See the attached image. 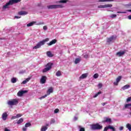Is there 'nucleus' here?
Masks as SVG:
<instances>
[{
  "label": "nucleus",
  "mask_w": 131,
  "mask_h": 131,
  "mask_svg": "<svg viewBox=\"0 0 131 131\" xmlns=\"http://www.w3.org/2000/svg\"><path fill=\"white\" fill-rule=\"evenodd\" d=\"M21 0H10L8 3H6L3 7V9H8L9 8V6H12L14 4H18L20 3Z\"/></svg>",
  "instance_id": "obj_1"
},
{
  "label": "nucleus",
  "mask_w": 131,
  "mask_h": 131,
  "mask_svg": "<svg viewBox=\"0 0 131 131\" xmlns=\"http://www.w3.org/2000/svg\"><path fill=\"white\" fill-rule=\"evenodd\" d=\"M91 128L93 130H100L103 128V126L97 123L91 125Z\"/></svg>",
  "instance_id": "obj_2"
},
{
  "label": "nucleus",
  "mask_w": 131,
  "mask_h": 131,
  "mask_svg": "<svg viewBox=\"0 0 131 131\" xmlns=\"http://www.w3.org/2000/svg\"><path fill=\"white\" fill-rule=\"evenodd\" d=\"M49 40H50V38H46L45 39H43V40L39 42L36 45V46L34 47L33 49H39V48H40V47H41V46H43V45H45V43H46V42H47V41H49Z\"/></svg>",
  "instance_id": "obj_3"
},
{
  "label": "nucleus",
  "mask_w": 131,
  "mask_h": 131,
  "mask_svg": "<svg viewBox=\"0 0 131 131\" xmlns=\"http://www.w3.org/2000/svg\"><path fill=\"white\" fill-rule=\"evenodd\" d=\"M48 9L52 10L53 9H62L64 6L62 5H51L47 6Z\"/></svg>",
  "instance_id": "obj_4"
},
{
  "label": "nucleus",
  "mask_w": 131,
  "mask_h": 131,
  "mask_svg": "<svg viewBox=\"0 0 131 131\" xmlns=\"http://www.w3.org/2000/svg\"><path fill=\"white\" fill-rule=\"evenodd\" d=\"M18 103H19V100L17 99H13L11 100H9L8 102V104L9 106H15L16 105H18Z\"/></svg>",
  "instance_id": "obj_5"
},
{
  "label": "nucleus",
  "mask_w": 131,
  "mask_h": 131,
  "mask_svg": "<svg viewBox=\"0 0 131 131\" xmlns=\"http://www.w3.org/2000/svg\"><path fill=\"white\" fill-rule=\"evenodd\" d=\"M52 66H53V63L51 62H49L47 64L46 66V67L43 70L42 72L43 73H45V72H48L50 70L52 69Z\"/></svg>",
  "instance_id": "obj_6"
},
{
  "label": "nucleus",
  "mask_w": 131,
  "mask_h": 131,
  "mask_svg": "<svg viewBox=\"0 0 131 131\" xmlns=\"http://www.w3.org/2000/svg\"><path fill=\"white\" fill-rule=\"evenodd\" d=\"M115 39H116V37L114 35H112L110 37L106 38V42L110 44L113 40H115Z\"/></svg>",
  "instance_id": "obj_7"
},
{
  "label": "nucleus",
  "mask_w": 131,
  "mask_h": 131,
  "mask_svg": "<svg viewBox=\"0 0 131 131\" xmlns=\"http://www.w3.org/2000/svg\"><path fill=\"white\" fill-rule=\"evenodd\" d=\"M28 91L25 90V91H20L17 93V96L18 97H21V96H23L24 94H26V93H28Z\"/></svg>",
  "instance_id": "obj_8"
},
{
  "label": "nucleus",
  "mask_w": 131,
  "mask_h": 131,
  "mask_svg": "<svg viewBox=\"0 0 131 131\" xmlns=\"http://www.w3.org/2000/svg\"><path fill=\"white\" fill-rule=\"evenodd\" d=\"M47 81V76H42L40 80V82L42 84H43V83H46V82Z\"/></svg>",
  "instance_id": "obj_9"
},
{
  "label": "nucleus",
  "mask_w": 131,
  "mask_h": 131,
  "mask_svg": "<svg viewBox=\"0 0 131 131\" xmlns=\"http://www.w3.org/2000/svg\"><path fill=\"white\" fill-rule=\"evenodd\" d=\"M109 129H112L113 131H115V128H114V127H113L111 125H108L107 126L105 127L103 131H107Z\"/></svg>",
  "instance_id": "obj_10"
},
{
  "label": "nucleus",
  "mask_w": 131,
  "mask_h": 131,
  "mask_svg": "<svg viewBox=\"0 0 131 131\" xmlns=\"http://www.w3.org/2000/svg\"><path fill=\"white\" fill-rule=\"evenodd\" d=\"M57 42V39H54L51 40L49 43H48L47 45L49 46H53V45H55Z\"/></svg>",
  "instance_id": "obj_11"
},
{
  "label": "nucleus",
  "mask_w": 131,
  "mask_h": 131,
  "mask_svg": "<svg viewBox=\"0 0 131 131\" xmlns=\"http://www.w3.org/2000/svg\"><path fill=\"white\" fill-rule=\"evenodd\" d=\"M125 54V51H122V52H118L116 53V55L118 56V57H122V56H123Z\"/></svg>",
  "instance_id": "obj_12"
},
{
  "label": "nucleus",
  "mask_w": 131,
  "mask_h": 131,
  "mask_svg": "<svg viewBox=\"0 0 131 131\" xmlns=\"http://www.w3.org/2000/svg\"><path fill=\"white\" fill-rule=\"evenodd\" d=\"M8 117V114H7V113H4L2 114V119H3V120H7V118Z\"/></svg>",
  "instance_id": "obj_13"
},
{
  "label": "nucleus",
  "mask_w": 131,
  "mask_h": 131,
  "mask_svg": "<svg viewBox=\"0 0 131 131\" xmlns=\"http://www.w3.org/2000/svg\"><path fill=\"white\" fill-rule=\"evenodd\" d=\"M88 77V73L83 74L80 76V79H83L84 78H86Z\"/></svg>",
  "instance_id": "obj_14"
},
{
  "label": "nucleus",
  "mask_w": 131,
  "mask_h": 131,
  "mask_svg": "<svg viewBox=\"0 0 131 131\" xmlns=\"http://www.w3.org/2000/svg\"><path fill=\"white\" fill-rule=\"evenodd\" d=\"M68 2V0H60L56 2V4H66Z\"/></svg>",
  "instance_id": "obj_15"
},
{
  "label": "nucleus",
  "mask_w": 131,
  "mask_h": 131,
  "mask_svg": "<svg viewBox=\"0 0 131 131\" xmlns=\"http://www.w3.org/2000/svg\"><path fill=\"white\" fill-rule=\"evenodd\" d=\"M28 13L26 11H19L18 12V15H20V16H23V15H27Z\"/></svg>",
  "instance_id": "obj_16"
},
{
  "label": "nucleus",
  "mask_w": 131,
  "mask_h": 131,
  "mask_svg": "<svg viewBox=\"0 0 131 131\" xmlns=\"http://www.w3.org/2000/svg\"><path fill=\"white\" fill-rule=\"evenodd\" d=\"M47 55L48 57H49L50 58H52V57H54V54H52V52L51 51H47Z\"/></svg>",
  "instance_id": "obj_17"
},
{
  "label": "nucleus",
  "mask_w": 131,
  "mask_h": 131,
  "mask_svg": "<svg viewBox=\"0 0 131 131\" xmlns=\"http://www.w3.org/2000/svg\"><path fill=\"white\" fill-rule=\"evenodd\" d=\"M35 23H36V21H32L29 24H28L27 25V27H30L31 26H33V25H34V24H35Z\"/></svg>",
  "instance_id": "obj_18"
},
{
  "label": "nucleus",
  "mask_w": 131,
  "mask_h": 131,
  "mask_svg": "<svg viewBox=\"0 0 131 131\" xmlns=\"http://www.w3.org/2000/svg\"><path fill=\"white\" fill-rule=\"evenodd\" d=\"M51 93H53V88H51L50 89H48V90L47 92V95L49 96L51 95Z\"/></svg>",
  "instance_id": "obj_19"
},
{
  "label": "nucleus",
  "mask_w": 131,
  "mask_h": 131,
  "mask_svg": "<svg viewBox=\"0 0 131 131\" xmlns=\"http://www.w3.org/2000/svg\"><path fill=\"white\" fill-rule=\"evenodd\" d=\"M129 88H130V86L128 84H126L123 86L122 89L123 90V91H125V90H127V89H129Z\"/></svg>",
  "instance_id": "obj_20"
},
{
  "label": "nucleus",
  "mask_w": 131,
  "mask_h": 131,
  "mask_svg": "<svg viewBox=\"0 0 131 131\" xmlns=\"http://www.w3.org/2000/svg\"><path fill=\"white\" fill-rule=\"evenodd\" d=\"M104 122H110L111 123V122H112V120L108 118H105V120L104 121Z\"/></svg>",
  "instance_id": "obj_21"
},
{
  "label": "nucleus",
  "mask_w": 131,
  "mask_h": 131,
  "mask_svg": "<svg viewBox=\"0 0 131 131\" xmlns=\"http://www.w3.org/2000/svg\"><path fill=\"white\" fill-rule=\"evenodd\" d=\"M48 129V127L46 126H42L40 129V131H46Z\"/></svg>",
  "instance_id": "obj_22"
},
{
  "label": "nucleus",
  "mask_w": 131,
  "mask_h": 131,
  "mask_svg": "<svg viewBox=\"0 0 131 131\" xmlns=\"http://www.w3.org/2000/svg\"><path fill=\"white\" fill-rule=\"evenodd\" d=\"M126 127L129 129V131H131V124L127 123L126 125Z\"/></svg>",
  "instance_id": "obj_23"
},
{
  "label": "nucleus",
  "mask_w": 131,
  "mask_h": 131,
  "mask_svg": "<svg viewBox=\"0 0 131 131\" xmlns=\"http://www.w3.org/2000/svg\"><path fill=\"white\" fill-rule=\"evenodd\" d=\"M80 62V59L79 58H77L75 60V64H78Z\"/></svg>",
  "instance_id": "obj_24"
},
{
  "label": "nucleus",
  "mask_w": 131,
  "mask_h": 131,
  "mask_svg": "<svg viewBox=\"0 0 131 131\" xmlns=\"http://www.w3.org/2000/svg\"><path fill=\"white\" fill-rule=\"evenodd\" d=\"M11 82L12 83H16L17 82V79L16 78H12L11 79Z\"/></svg>",
  "instance_id": "obj_25"
},
{
  "label": "nucleus",
  "mask_w": 131,
  "mask_h": 131,
  "mask_svg": "<svg viewBox=\"0 0 131 131\" xmlns=\"http://www.w3.org/2000/svg\"><path fill=\"white\" fill-rule=\"evenodd\" d=\"M56 76H61V75H62V73H61V71H58L56 73Z\"/></svg>",
  "instance_id": "obj_26"
},
{
  "label": "nucleus",
  "mask_w": 131,
  "mask_h": 131,
  "mask_svg": "<svg viewBox=\"0 0 131 131\" xmlns=\"http://www.w3.org/2000/svg\"><path fill=\"white\" fill-rule=\"evenodd\" d=\"M24 121L23 118H20V120L17 121V124H20V123H22Z\"/></svg>",
  "instance_id": "obj_27"
},
{
  "label": "nucleus",
  "mask_w": 131,
  "mask_h": 131,
  "mask_svg": "<svg viewBox=\"0 0 131 131\" xmlns=\"http://www.w3.org/2000/svg\"><path fill=\"white\" fill-rule=\"evenodd\" d=\"M100 94H102V92L99 91L97 93H96L94 96L93 98H97V96H99V95H100Z\"/></svg>",
  "instance_id": "obj_28"
},
{
  "label": "nucleus",
  "mask_w": 131,
  "mask_h": 131,
  "mask_svg": "<svg viewBox=\"0 0 131 131\" xmlns=\"http://www.w3.org/2000/svg\"><path fill=\"white\" fill-rule=\"evenodd\" d=\"M121 76H119L116 79V81H117V82H119V81L121 80Z\"/></svg>",
  "instance_id": "obj_29"
},
{
  "label": "nucleus",
  "mask_w": 131,
  "mask_h": 131,
  "mask_svg": "<svg viewBox=\"0 0 131 131\" xmlns=\"http://www.w3.org/2000/svg\"><path fill=\"white\" fill-rule=\"evenodd\" d=\"M105 8H112L113 7L112 4L104 5Z\"/></svg>",
  "instance_id": "obj_30"
},
{
  "label": "nucleus",
  "mask_w": 131,
  "mask_h": 131,
  "mask_svg": "<svg viewBox=\"0 0 131 131\" xmlns=\"http://www.w3.org/2000/svg\"><path fill=\"white\" fill-rule=\"evenodd\" d=\"M114 0H99V2H113Z\"/></svg>",
  "instance_id": "obj_31"
},
{
  "label": "nucleus",
  "mask_w": 131,
  "mask_h": 131,
  "mask_svg": "<svg viewBox=\"0 0 131 131\" xmlns=\"http://www.w3.org/2000/svg\"><path fill=\"white\" fill-rule=\"evenodd\" d=\"M56 122V121L55 120V119H51L50 121V124H53Z\"/></svg>",
  "instance_id": "obj_32"
},
{
  "label": "nucleus",
  "mask_w": 131,
  "mask_h": 131,
  "mask_svg": "<svg viewBox=\"0 0 131 131\" xmlns=\"http://www.w3.org/2000/svg\"><path fill=\"white\" fill-rule=\"evenodd\" d=\"M83 58H85V59H88V58H89V54H86V53L84 54Z\"/></svg>",
  "instance_id": "obj_33"
},
{
  "label": "nucleus",
  "mask_w": 131,
  "mask_h": 131,
  "mask_svg": "<svg viewBox=\"0 0 131 131\" xmlns=\"http://www.w3.org/2000/svg\"><path fill=\"white\" fill-rule=\"evenodd\" d=\"M30 126H31V123H27L25 124V127H29Z\"/></svg>",
  "instance_id": "obj_34"
},
{
  "label": "nucleus",
  "mask_w": 131,
  "mask_h": 131,
  "mask_svg": "<svg viewBox=\"0 0 131 131\" xmlns=\"http://www.w3.org/2000/svg\"><path fill=\"white\" fill-rule=\"evenodd\" d=\"M116 17H117V15L116 14H112L110 16V17L112 19H114V18H116Z\"/></svg>",
  "instance_id": "obj_35"
},
{
  "label": "nucleus",
  "mask_w": 131,
  "mask_h": 131,
  "mask_svg": "<svg viewBox=\"0 0 131 131\" xmlns=\"http://www.w3.org/2000/svg\"><path fill=\"white\" fill-rule=\"evenodd\" d=\"M79 127L80 128L79 131H85V129L84 127H81L80 126H79Z\"/></svg>",
  "instance_id": "obj_36"
},
{
  "label": "nucleus",
  "mask_w": 131,
  "mask_h": 131,
  "mask_svg": "<svg viewBox=\"0 0 131 131\" xmlns=\"http://www.w3.org/2000/svg\"><path fill=\"white\" fill-rule=\"evenodd\" d=\"M94 78H98L99 77V74H95L93 76Z\"/></svg>",
  "instance_id": "obj_37"
},
{
  "label": "nucleus",
  "mask_w": 131,
  "mask_h": 131,
  "mask_svg": "<svg viewBox=\"0 0 131 131\" xmlns=\"http://www.w3.org/2000/svg\"><path fill=\"white\" fill-rule=\"evenodd\" d=\"M46 97H48V95L46 94L43 96H41L39 98L40 100H42V99H45V98H46Z\"/></svg>",
  "instance_id": "obj_38"
},
{
  "label": "nucleus",
  "mask_w": 131,
  "mask_h": 131,
  "mask_svg": "<svg viewBox=\"0 0 131 131\" xmlns=\"http://www.w3.org/2000/svg\"><path fill=\"white\" fill-rule=\"evenodd\" d=\"M98 89H101L102 86H103V84L100 83L98 84Z\"/></svg>",
  "instance_id": "obj_39"
},
{
  "label": "nucleus",
  "mask_w": 131,
  "mask_h": 131,
  "mask_svg": "<svg viewBox=\"0 0 131 131\" xmlns=\"http://www.w3.org/2000/svg\"><path fill=\"white\" fill-rule=\"evenodd\" d=\"M126 8H129L130 9H131V3H129L127 5H126Z\"/></svg>",
  "instance_id": "obj_40"
},
{
  "label": "nucleus",
  "mask_w": 131,
  "mask_h": 131,
  "mask_svg": "<svg viewBox=\"0 0 131 131\" xmlns=\"http://www.w3.org/2000/svg\"><path fill=\"white\" fill-rule=\"evenodd\" d=\"M131 101V96L129 97H128L126 99V102H130Z\"/></svg>",
  "instance_id": "obj_41"
},
{
  "label": "nucleus",
  "mask_w": 131,
  "mask_h": 131,
  "mask_svg": "<svg viewBox=\"0 0 131 131\" xmlns=\"http://www.w3.org/2000/svg\"><path fill=\"white\" fill-rule=\"evenodd\" d=\"M59 110L58 108H56L54 110V113L55 114H57L59 112Z\"/></svg>",
  "instance_id": "obj_42"
},
{
  "label": "nucleus",
  "mask_w": 131,
  "mask_h": 131,
  "mask_svg": "<svg viewBox=\"0 0 131 131\" xmlns=\"http://www.w3.org/2000/svg\"><path fill=\"white\" fill-rule=\"evenodd\" d=\"M118 14H125L126 12H121V11H118Z\"/></svg>",
  "instance_id": "obj_43"
},
{
  "label": "nucleus",
  "mask_w": 131,
  "mask_h": 131,
  "mask_svg": "<svg viewBox=\"0 0 131 131\" xmlns=\"http://www.w3.org/2000/svg\"><path fill=\"white\" fill-rule=\"evenodd\" d=\"M22 116L21 114H18L16 115V118H19V117H21Z\"/></svg>",
  "instance_id": "obj_44"
},
{
  "label": "nucleus",
  "mask_w": 131,
  "mask_h": 131,
  "mask_svg": "<svg viewBox=\"0 0 131 131\" xmlns=\"http://www.w3.org/2000/svg\"><path fill=\"white\" fill-rule=\"evenodd\" d=\"M99 8H105V5H100L98 6Z\"/></svg>",
  "instance_id": "obj_45"
},
{
  "label": "nucleus",
  "mask_w": 131,
  "mask_h": 131,
  "mask_svg": "<svg viewBox=\"0 0 131 131\" xmlns=\"http://www.w3.org/2000/svg\"><path fill=\"white\" fill-rule=\"evenodd\" d=\"M43 30H48V27L47 26H44L43 27Z\"/></svg>",
  "instance_id": "obj_46"
},
{
  "label": "nucleus",
  "mask_w": 131,
  "mask_h": 131,
  "mask_svg": "<svg viewBox=\"0 0 131 131\" xmlns=\"http://www.w3.org/2000/svg\"><path fill=\"white\" fill-rule=\"evenodd\" d=\"M23 84H26V83H27V81L25 80H24L22 82Z\"/></svg>",
  "instance_id": "obj_47"
},
{
  "label": "nucleus",
  "mask_w": 131,
  "mask_h": 131,
  "mask_svg": "<svg viewBox=\"0 0 131 131\" xmlns=\"http://www.w3.org/2000/svg\"><path fill=\"white\" fill-rule=\"evenodd\" d=\"M17 118L16 116H13L12 117L11 119H16Z\"/></svg>",
  "instance_id": "obj_48"
},
{
  "label": "nucleus",
  "mask_w": 131,
  "mask_h": 131,
  "mask_svg": "<svg viewBox=\"0 0 131 131\" xmlns=\"http://www.w3.org/2000/svg\"><path fill=\"white\" fill-rule=\"evenodd\" d=\"M118 82H117V81H116V82H114V84H115V85H118Z\"/></svg>",
  "instance_id": "obj_49"
},
{
  "label": "nucleus",
  "mask_w": 131,
  "mask_h": 131,
  "mask_svg": "<svg viewBox=\"0 0 131 131\" xmlns=\"http://www.w3.org/2000/svg\"><path fill=\"white\" fill-rule=\"evenodd\" d=\"M29 80H30V78H28L26 79V81H27V82H28V81H29Z\"/></svg>",
  "instance_id": "obj_50"
},
{
  "label": "nucleus",
  "mask_w": 131,
  "mask_h": 131,
  "mask_svg": "<svg viewBox=\"0 0 131 131\" xmlns=\"http://www.w3.org/2000/svg\"><path fill=\"white\" fill-rule=\"evenodd\" d=\"M106 104H107V102H102L101 103V104L102 105V106H105V105H106Z\"/></svg>",
  "instance_id": "obj_51"
},
{
  "label": "nucleus",
  "mask_w": 131,
  "mask_h": 131,
  "mask_svg": "<svg viewBox=\"0 0 131 131\" xmlns=\"http://www.w3.org/2000/svg\"><path fill=\"white\" fill-rule=\"evenodd\" d=\"M23 131H26V130H27V128H26V127L23 128Z\"/></svg>",
  "instance_id": "obj_52"
},
{
  "label": "nucleus",
  "mask_w": 131,
  "mask_h": 131,
  "mask_svg": "<svg viewBox=\"0 0 131 131\" xmlns=\"http://www.w3.org/2000/svg\"><path fill=\"white\" fill-rule=\"evenodd\" d=\"M14 18H15L16 19H19V18H21V17H19V16H15L14 17Z\"/></svg>",
  "instance_id": "obj_53"
},
{
  "label": "nucleus",
  "mask_w": 131,
  "mask_h": 131,
  "mask_svg": "<svg viewBox=\"0 0 131 131\" xmlns=\"http://www.w3.org/2000/svg\"><path fill=\"white\" fill-rule=\"evenodd\" d=\"M43 24H45V23L41 22L39 24V25H43Z\"/></svg>",
  "instance_id": "obj_54"
},
{
  "label": "nucleus",
  "mask_w": 131,
  "mask_h": 131,
  "mask_svg": "<svg viewBox=\"0 0 131 131\" xmlns=\"http://www.w3.org/2000/svg\"><path fill=\"white\" fill-rule=\"evenodd\" d=\"M120 130H122L123 129V126H121L119 128Z\"/></svg>",
  "instance_id": "obj_55"
},
{
  "label": "nucleus",
  "mask_w": 131,
  "mask_h": 131,
  "mask_svg": "<svg viewBox=\"0 0 131 131\" xmlns=\"http://www.w3.org/2000/svg\"><path fill=\"white\" fill-rule=\"evenodd\" d=\"M4 131H11V130L7 128H5Z\"/></svg>",
  "instance_id": "obj_56"
},
{
  "label": "nucleus",
  "mask_w": 131,
  "mask_h": 131,
  "mask_svg": "<svg viewBox=\"0 0 131 131\" xmlns=\"http://www.w3.org/2000/svg\"><path fill=\"white\" fill-rule=\"evenodd\" d=\"M128 19H129V20H131V15L128 16Z\"/></svg>",
  "instance_id": "obj_57"
},
{
  "label": "nucleus",
  "mask_w": 131,
  "mask_h": 131,
  "mask_svg": "<svg viewBox=\"0 0 131 131\" xmlns=\"http://www.w3.org/2000/svg\"><path fill=\"white\" fill-rule=\"evenodd\" d=\"M127 12H131V9H129L127 10Z\"/></svg>",
  "instance_id": "obj_58"
},
{
  "label": "nucleus",
  "mask_w": 131,
  "mask_h": 131,
  "mask_svg": "<svg viewBox=\"0 0 131 131\" xmlns=\"http://www.w3.org/2000/svg\"><path fill=\"white\" fill-rule=\"evenodd\" d=\"M46 126H47V127H48V126H49V124H47Z\"/></svg>",
  "instance_id": "obj_59"
},
{
  "label": "nucleus",
  "mask_w": 131,
  "mask_h": 131,
  "mask_svg": "<svg viewBox=\"0 0 131 131\" xmlns=\"http://www.w3.org/2000/svg\"><path fill=\"white\" fill-rule=\"evenodd\" d=\"M75 119H75L76 120H77V118H75Z\"/></svg>",
  "instance_id": "obj_60"
},
{
  "label": "nucleus",
  "mask_w": 131,
  "mask_h": 131,
  "mask_svg": "<svg viewBox=\"0 0 131 131\" xmlns=\"http://www.w3.org/2000/svg\"><path fill=\"white\" fill-rule=\"evenodd\" d=\"M130 115H131V113H130Z\"/></svg>",
  "instance_id": "obj_61"
}]
</instances>
